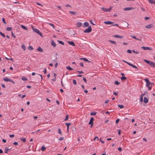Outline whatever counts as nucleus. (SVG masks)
I'll return each mask as SVG.
<instances>
[{
    "instance_id": "nucleus-1",
    "label": "nucleus",
    "mask_w": 155,
    "mask_h": 155,
    "mask_svg": "<svg viewBox=\"0 0 155 155\" xmlns=\"http://www.w3.org/2000/svg\"><path fill=\"white\" fill-rule=\"evenodd\" d=\"M144 61L152 67H155V64L154 63L145 59L144 60Z\"/></svg>"
},
{
    "instance_id": "nucleus-2",
    "label": "nucleus",
    "mask_w": 155,
    "mask_h": 155,
    "mask_svg": "<svg viewBox=\"0 0 155 155\" xmlns=\"http://www.w3.org/2000/svg\"><path fill=\"white\" fill-rule=\"evenodd\" d=\"M32 29L33 31L37 33L39 35H40V36H41V37H42V33H41V32L39 30L35 28L32 26Z\"/></svg>"
},
{
    "instance_id": "nucleus-3",
    "label": "nucleus",
    "mask_w": 155,
    "mask_h": 155,
    "mask_svg": "<svg viewBox=\"0 0 155 155\" xmlns=\"http://www.w3.org/2000/svg\"><path fill=\"white\" fill-rule=\"evenodd\" d=\"M92 29L91 27V26H89L88 27V28L84 31V32L85 33H89L91 31Z\"/></svg>"
},
{
    "instance_id": "nucleus-4",
    "label": "nucleus",
    "mask_w": 155,
    "mask_h": 155,
    "mask_svg": "<svg viewBox=\"0 0 155 155\" xmlns=\"http://www.w3.org/2000/svg\"><path fill=\"white\" fill-rule=\"evenodd\" d=\"M123 61L125 63H126L128 65L133 67V68H136V69H137V66H136L135 65H134L133 64H131L129 62H128L127 61H125V60H123Z\"/></svg>"
},
{
    "instance_id": "nucleus-5",
    "label": "nucleus",
    "mask_w": 155,
    "mask_h": 155,
    "mask_svg": "<svg viewBox=\"0 0 155 155\" xmlns=\"http://www.w3.org/2000/svg\"><path fill=\"white\" fill-rule=\"evenodd\" d=\"M94 118L93 117H91V118L90 121L89 122L88 124L90 125H91V127H92L93 125L94 124Z\"/></svg>"
},
{
    "instance_id": "nucleus-6",
    "label": "nucleus",
    "mask_w": 155,
    "mask_h": 155,
    "mask_svg": "<svg viewBox=\"0 0 155 155\" xmlns=\"http://www.w3.org/2000/svg\"><path fill=\"white\" fill-rule=\"evenodd\" d=\"M36 78H37V79L35 81L37 82H38L39 81L40 78H41V80L43 79L42 76L40 74H38V76H36Z\"/></svg>"
},
{
    "instance_id": "nucleus-7",
    "label": "nucleus",
    "mask_w": 155,
    "mask_h": 155,
    "mask_svg": "<svg viewBox=\"0 0 155 155\" xmlns=\"http://www.w3.org/2000/svg\"><path fill=\"white\" fill-rule=\"evenodd\" d=\"M101 9L103 11H104L105 12H109L111 11V8H106L103 7H102L101 8Z\"/></svg>"
},
{
    "instance_id": "nucleus-8",
    "label": "nucleus",
    "mask_w": 155,
    "mask_h": 155,
    "mask_svg": "<svg viewBox=\"0 0 155 155\" xmlns=\"http://www.w3.org/2000/svg\"><path fill=\"white\" fill-rule=\"evenodd\" d=\"M141 48L143 49L144 50H151L152 48L150 47H145L142 46L141 47Z\"/></svg>"
},
{
    "instance_id": "nucleus-9",
    "label": "nucleus",
    "mask_w": 155,
    "mask_h": 155,
    "mask_svg": "<svg viewBox=\"0 0 155 155\" xmlns=\"http://www.w3.org/2000/svg\"><path fill=\"white\" fill-rule=\"evenodd\" d=\"M104 22L105 24H107V25L112 24L114 23V22H113L111 21H104Z\"/></svg>"
},
{
    "instance_id": "nucleus-10",
    "label": "nucleus",
    "mask_w": 155,
    "mask_h": 155,
    "mask_svg": "<svg viewBox=\"0 0 155 155\" xmlns=\"http://www.w3.org/2000/svg\"><path fill=\"white\" fill-rule=\"evenodd\" d=\"M153 27V25L152 24H149L145 26V28H150Z\"/></svg>"
},
{
    "instance_id": "nucleus-11",
    "label": "nucleus",
    "mask_w": 155,
    "mask_h": 155,
    "mask_svg": "<svg viewBox=\"0 0 155 155\" xmlns=\"http://www.w3.org/2000/svg\"><path fill=\"white\" fill-rule=\"evenodd\" d=\"M68 43L70 45H72L73 46H75V44L73 41H68Z\"/></svg>"
},
{
    "instance_id": "nucleus-12",
    "label": "nucleus",
    "mask_w": 155,
    "mask_h": 155,
    "mask_svg": "<svg viewBox=\"0 0 155 155\" xmlns=\"http://www.w3.org/2000/svg\"><path fill=\"white\" fill-rule=\"evenodd\" d=\"M132 9H133V8L132 7H126L124 8V11H127V10H131Z\"/></svg>"
},
{
    "instance_id": "nucleus-13",
    "label": "nucleus",
    "mask_w": 155,
    "mask_h": 155,
    "mask_svg": "<svg viewBox=\"0 0 155 155\" xmlns=\"http://www.w3.org/2000/svg\"><path fill=\"white\" fill-rule=\"evenodd\" d=\"M37 50L39 51L42 52L43 51V49L40 47H39Z\"/></svg>"
},
{
    "instance_id": "nucleus-14",
    "label": "nucleus",
    "mask_w": 155,
    "mask_h": 155,
    "mask_svg": "<svg viewBox=\"0 0 155 155\" xmlns=\"http://www.w3.org/2000/svg\"><path fill=\"white\" fill-rule=\"evenodd\" d=\"M5 153H8V152L9 150H10L11 149H9L7 147H5Z\"/></svg>"
},
{
    "instance_id": "nucleus-15",
    "label": "nucleus",
    "mask_w": 155,
    "mask_h": 155,
    "mask_svg": "<svg viewBox=\"0 0 155 155\" xmlns=\"http://www.w3.org/2000/svg\"><path fill=\"white\" fill-rule=\"evenodd\" d=\"M65 124L67 126V131H68L69 127L71 124L70 123H65Z\"/></svg>"
},
{
    "instance_id": "nucleus-16",
    "label": "nucleus",
    "mask_w": 155,
    "mask_h": 155,
    "mask_svg": "<svg viewBox=\"0 0 155 155\" xmlns=\"http://www.w3.org/2000/svg\"><path fill=\"white\" fill-rule=\"evenodd\" d=\"M80 59L81 60H83L85 61L88 62H90V61H89L86 58H80Z\"/></svg>"
},
{
    "instance_id": "nucleus-17",
    "label": "nucleus",
    "mask_w": 155,
    "mask_h": 155,
    "mask_svg": "<svg viewBox=\"0 0 155 155\" xmlns=\"http://www.w3.org/2000/svg\"><path fill=\"white\" fill-rule=\"evenodd\" d=\"M51 45L54 47H55L56 46V44L53 41H52L51 42Z\"/></svg>"
},
{
    "instance_id": "nucleus-18",
    "label": "nucleus",
    "mask_w": 155,
    "mask_h": 155,
    "mask_svg": "<svg viewBox=\"0 0 155 155\" xmlns=\"http://www.w3.org/2000/svg\"><path fill=\"white\" fill-rule=\"evenodd\" d=\"M3 80L6 81H11V79L7 78H3Z\"/></svg>"
},
{
    "instance_id": "nucleus-19",
    "label": "nucleus",
    "mask_w": 155,
    "mask_h": 155,
    "mask_svg": "<svg viewBox=\"0 0 155 155\" xmlns=\"http://www.w3.org/2000/svg\"><path fill=\"white\" fill-rule=\"evenodd\" d=\"M148 99L146 97H144L143 100L144 102L145 103H147L148 102Z\"/></svg>"
},
{
    "instance_id": "nucleus-20",
    "label": "nucleus",
    "mask_w": 155,
    "mask_h": 155,
    "mask_svg": "<svg viewBox=\"0 0 155 155\" xmlns=\"http://www.w3.org/2000/svg\"><path fill=\"white\" fill-rule=\"evenodd\" d=\"M82 25V23L81 22H78L77 23L76 26L78 28H79Z\"/></svg>"
},
{
    "instance_id": "nucleus-21",
    "label": "nucleus",
    "mask_w": 155,
    "mask_h": 155,
    "mask_svg": "<svg viewBox=\"0 0 155 155\" xmlns=\"http://www.w3.org/2000/svg\"><path fill=\"white\" fill-rule=\"evenodd\" d=\"M149 2L152 4H155V1L154 0H148Z\"/></svg>"
},
{
    "instance_id": "nucleus-22",
    "label": "nucleus",
    "mask_w": 155,
    "mask_h": 155,
    "mask_svg": "<svg viewBox=\"0 0 155 155\" xmlns=\"http://www.w3.org/2000/svg\"><path fill=\"white\" fill-rule=\"evenodd\" d=\"M84 25L85 27H87L89 26V24L88 22H86L84 23Z\"/></svg>"
},
{
    "instance_id": "nucleus-23",
    "label": "nucleus",
    "mask_w": 155,
    "mask_h": 155,
    "mask_svg": "<svg viewBox=\"0 0 155 155\" xmlns=\"http://www.w3.org/2000/svg\"><path fill=\"white\" fill-rule=\"evenodd\" d=\"M69 12L71 14L73 15H75L76 14V12H74L69 11Z\"/></svg>"
},
{
    "instance_id": "nucleus-24",
    "label": "nucleus",
    "mask_w": 155,
    "mask_h": 155,
    "mask_svg": "<svg viewBox=\"0 0 155 155\" xmlns=\"http://www.w3.org/2000/svg\"><path fill=\"white\" fill-rule=\"evenodd\" d=\"M109 41L111 43L114 44L115 45H116V41L111 40H109Z\"/></svg>"
},
{
    "instance_id": "nucleus-25",
    "label": "nucleus",
    "mask_w": 155,
    "mask_h": 155,
    "mask_svg": "<svg viewBox=\"0 0 155 155\" xmlns=\"http://www.w3.org/2000/svg\"><path fill=\"white\" fill-rule=\"evenodd\" d=\"M121 79L122 81H125L127 79V78L125 77L124 76L121 78Z\"/></svg>"
},
{
    "instance_id": "nucleus-26",
    "label": "nucleus",
    "mask_w": 155,
    "mask_h": 155,
    "mask_svg": "<svg viewBox=\"0 0 155 155\" xmlns=\"http://www.w3.org/2000/svg\"><path fill=\"white\" fill-rule=\"evenodd\" d=\"M66 68L67 69L70 71H71L73 70L72 68H71L69 66H67Z\"/></svg>"
},
{
    "instance_id": "nucleus-27",
    "label": "nucleus",
    "mask_w": 155,
    "mask_h": 155,
    "mask_svg": "<svg viewBox=\"0 0 155 155\" xmlns=\"http://www.w3.org/2000/svg\"><path fill=\"white\" fill-rule=\"evenodd\" d=\"M21 27L22 28L26 30H28V28L25 26L22 25H21Z\"/></svg>"
},
{
    "instance_id": "nucleus-28",
    "label": "nucleus",
    "mask_w": 155,
    "mask_h": 155,
    "mask_svg": "<svg viewBox=\"0 0 155 155\" xmlns=\"http://www.w3.org/2000/svg\"><path fill=\"white\" fill-rule=\"evenodd\" d=\"M46 149V148L44 146H42L41 147V150L42 151H45Z\"/></svg>"
},
{
    "instance_id": "nucleus-29",
    "label": "nucleus",
    "mask_w": 155,
    "mask_h": 155,
    "mask_svg": "<svg viewBox=\"0 0 155 155\" xmlns=\"http://www.w3.org/2000/svg\"><path fill=\"white\" fill-rule=\"evenodd\" d=\"M21 47L23 49L24 51H25L26 49V48L25 46L24 45V44H23L21 46Z\"/></svg>"
},
{
    "instance_id": "nucleus-30",
    "label": "nucleus",
    "mask_w": 155,
    "mask_h": 155,
    "mask_svg": "<svg viewBox=\"0 0 155 155\" xmlns=\"http://www.w3.org/2000/svg\"><path fill=\"white\" fill-rule=\"evenodd\" d=\"M12 30V28L10 27H7L6 28V30L7 31H11Z\"/></svg>"
},
{
    "instance_id": "nucleus-31",
    "label": "nucleus",
    "mask_w": 155,
    "mask_h": 155,
    "mask_svg": "<svg viewBox=\"0 0 155 155\" xmlns=\"http://www.w3.org/2000/svg\"><path fill=\"white\" fill-rule=\"evenodd\" d=\"M97 114V112H91L90 114L91 115H95Z\"/></svg>"
},
{
    "instance_id": "nucleus-32",
    "label": "nucleus",
    "mask_w": 155,
    "mask_h": 155,
    "mask_svg": "<svg viewBox=\"0 0 155 155\" xmlns=\"http://www.w3.org/2000/svg\"><path fill=\"white\" fill-rule=\"evenodd\" d=\"M20 140L24 142H25L26 141V140L25 138H21Z\"/></svg>"
},
{
    "instance_id": "nucleus-33",
    "label": "nucleus",
    "mask_w": 155,
    "mask_h": 155,
    "mask_svg": "<svg viewBox=\"0 0 155 155\" xmlns=\"http://www.w3.org/2000/svg\"><path fill=\"white\" fill-rule=\"evenodd\" d=\"M118 107L121 109L124 107V106L122 105H120V104L118 105Z\"/></svg>"
},
{
    "instance_id": "nucleus-34",
    "label": "nucleus",
    "mask_w": 155,
    "mask_h": 155,
    "mask_svg": "<svg viewBox=\"0 0 155 155\" xmlns=\"http://www.w3.org/2000/svg\"><path fill=\"white\" fill-rule=\"evenodd\" d=\"M114 84H116V85H119L120 84V83H119V82L117 81H115V82H114Z\"/></svg>"
},
{
    "instance_id": "nucleus-35",
    "label": "nucleus",
    "mask_w": 155,
    "mask_h": 155,
    "mask_svg": "<svg viewBox=\"0 0 155 155\" xmlns=\"http://www.w3.org/2000/svg\"><path fill=\"white\" fill-rule=\"evenodd\" d=\"M58 133L59 134H61V135H62V133L60 129L59 128L58 129Z\"/></svg>"
},
{
    "instance_id": "nucleus-36",
    "label": "nucleus",
    "mask_w": 155,
    "mask_h": 155,
    "mask_svg": "<svg viewBox=\"0 0 155 155\" xmlns=\"http://www.w3.org/2000/svg\"><path fill=\"white\" fill-rule=\"evenodd\" d=\"M0 34L3 37H5V35L2 32H0Z\"/></svg>"
},
{
    "instance_id": "nucleus-37",
    "label": "nucleus",
    "mask_w": 155,
    "mask_h": 155,
    "mask_svg": "<svg viewBox=\"0 0 155 155\" xmlns=\"http://www.w3.org/2000/svg\"><path fill=\"white\" fill-rule=\"evenodd\" d=\"M48 24H49V25L52 26L54 28V25L53 24L51 23H48Z\"/></svg>"
},
{
    "instance_id": "nucleus-38",
    "label": "nucleus",
    "mask_w": 155,
    "mask_h": 155,
    "mask_svg": "<svg viewBox=\"0 0 155 155\" xmlns=\"http://www.w3.org/2000/svg\"><path fill=\"white\" fill-rule=\"evenodd\" d=\"M150 84V82L149 81L148 83H147L146 84V86L147 87H148Z\"/></svg>"
},
{
    "instance_id": "nucleus-39",
    "label": "nucleus",
    "mask_w": 155,
    "mask_h": 155,
    "mask_svg": "<svg viewBox=\"0 0 155 155\" xmlns=\"http://www.w3.org/2000/svg\"><path fill=\"white\" fill-rule=\"evenodd\" d=\"M58 41V42L59 43H60L61 45H64V43L63 42H62V41Z\"/></svg>"
},
{
    "instance_id": "nucleus-40",
    "label": "nucleus",
    "mask_w": 155,
    "mask_h": 155,
    "mask_svg": "<svg viewBox=\"0 0 155 155\" xmlns=\"http://www.w3.org/2000/svg\"><path fill=\"white\" fill-rule=\"evenodd\" d=\"M28 48L29 50H31L33 49V48L31 46H29L28 47Z\"/></svg>"
},
{
    "instance_id": "nucleus-41",
    "label": "nucleus",
    "mask_w": 155,
    "mask_h": 155,
    "mask_svg": "<svg viewBox=\"0 0 155 155\" xmlns=\"http://www.w3.org/2000/svg\"><path fill=\"white\" fill-rule=\"evenodd\" d=\"M11 35H12V37H14V38H16V36L14 34H13V32L12 31V32H11Z\"/></svg>"
},
{
    "instance_id": "nucleus-42",
    "label": "nucleus",
    "mask_w": 155,
    "mask_h": 155,
    "mask_svg": "<svg viewBox=\"0 0 155 155\" xmlns=\"http://www.w3.org/2000/svg\"><path fill=\"white\" fill-rule=\"evenodd\" d=\"M22 79L24 81H25L28 80L25 77H22Z\"/></svg>"
},
{
    "instance_id": "nucleus-43",
    "label": "nucleus",
    "mask_w": 155,
    "mask_h": 155,
    "mask_svg": "<svg viewBox=\"0 0 155 155\" xmlns=\"http://www.w3.org/2000/svg\"><path fill=\"white\" fill-rule=\"evenodd\" d=\"M144 80L145 81V82H146L147 83H148V82H149L150 81L148 79L146 78V79H144Z\"/></svg>"
},
{
    "instance_id": "nucleus-44",
    "label": "nucleus",
    "mask_w": 155,
    "mask_h": 155,
    "mask_svg": "<svg viewBox=\"0 0 155 155\" xmlns=\"http://www.w3.org/2000/svg\"><path fill=\"white\" fill-rule=\"evenodd\" d=\"M73 82L74 84L76 85V82L75 80H73Z\"/></svg>"
},
{
    "instance_id": "nucleus-45",
    "label": "nucleus",
    "mask_w": 155,
    "mask_h": 155,
    "mask_svg": "<svg viewBox=\"0 0 155 155\" xmlns=\"http://www.w3.org/2000/svg\"><path fill=\"white\" fill-rule=\"evenodd\" d=\"M77 72L79 74H84V72L82 71H77Z\"/></svg>"
},
{
    "instance_id": "nucleus-46",
    "label": "nucleus",
    "mask_w": 155,
    "mask_h": 155,
    "mask_svg": "<svg viewBox=\"0 0 155 155\" xmlns=\"http://www.w3.org/2000/svg\"><path fill=\"white\" fill-rule=\"evenodd\" d=\"M127 52L128 53L131 54L132 53V51L128 49L127 50Z\"/></svg>"
},
{
    "instance_id": "nucleus-47",
    "label": "nucleus",
    "mask_w": 155,
    "mask_h": 155,
    "mask_svg": "<svg viewBox=\"0 0 155 155\" xmlns=\"http://www.w3.org/2000/svg\"><path fill=\"white\" fill-rule=\"evenodd\" d=\"M2 21L5 24H6V22L5 21V19L4 18H2Z\"/></svg>"
},
{
    "instance_id": "nucleus-48",
    "label": "nucleus",
    "mask_w": 155,
    "mask_h": 155,
    "mask_svg": "<svg viewBox=\"0 0 155 155\" xmlns=\"http://www.w3.org/2000/svg\"><path fill=\"white\" fill-rule=\"evenodd\" d=\"M119 35H115L113 36V37L116 38H119Z\"/></svg>"
},
{
    "instance_id": "nucleus-49",
    "label": "nucleus",
    "mask_w": 155,
    "mask_h": 155,
    "mask_svg": "<svg viewBox=\"0 0 155 155\" xmlns=\"http://www.w3.org/2000/svg\"><path fill=\"white\" fill-rule=\"evenodd\" d=\"M120 121V119H117L116 120V124H117Z\"/></svg>"
},
{
    "instance_id": "nucleus-50",
    "label": "nucleus",
    "mask_w": 155,
    "mask_h": 155,
    "mask_svg": "<svg viewBox=\"0 0 155 155\" xmlns=\"http://www.w3.org/2000/svg\"><path fill=\"white\" fill-rule=\"evenodd\" d=\"M68 115H67L66 116V117H65V119H64V120H67L68 119Z\"/></svg>"
},
{
    "instance_id": "nucleus-51",
    "label": "nucleus",
    "mask_w": 155,
    "mask_h": 155,
    "mask_svg": "<svg viewBox=\"0 0 155 155\" xmlns=\"http://www.w3.org/2000/svg\"><path fill=\"white\" fill-rule=\"evenodd\" d=\"M140 101H141V102H142L143 101V97H140Z\"/></svg>"
},
{
    "instance_id": "nucleus-52",
    "label": "nucleus",
    "mask_w": 155,
    "mask_h": 155,
    "mask_svg": "<svg viewBox=\"0 0 155 155\" xmlns=\"http://www.w3.org/2000/svg\"><path fill=\"white\" fill-rule=\"evenodd\" d=\"M13 144L15 145H18V143L17 142H14L13 143Z\"/></svg>"
},
{
    "instance_id": "nucleus-53",
    "label": "nucleus",
    "mask_w": 155,
    "mask_h": 155,
    "mask_svg": "<svg viewBox=\"0 0 155 155\" xmlns=\"http://www.w3.org/2000/svg\"><path fill=\"white\" fill-rule=\"evenodd\" d=\"M118 93V92H114V95H115V96L117 95Z\"/></svg>"
},
{
    "instance_id": "nucleus-54",
    "label": "nucleus",
    "mask_w": 155,
    "mask_h": 155,
    "mask_svg": "<svg viewBox=\"0 0 155 155\" xmlns=\"http://www.w3.org/2000/svg\"><path fill=\"white\" fill-rule=\"evenodd\" d=\"M132 51L134 53H136V54H138L139 53V52L137 51H135L134 50H133Z\"/></svg>"
},
{
    "instance_id": "nucleus-55",
    "label": "nucleus",
    "mask_w": 155,
    "mask_h": 155,
    "mask_svg": "<svg viewBox=\"0 0 155 155\" xmlns=\"http://www.w3.org/2000/svg\"><path fill=\"white\" fill-rule=\"evenodd\" d=\"M80 65L81 67H84L83 64V63L82 62H81L80 63Z\"/></svg>"
},
{
    "instance_id": "nucleus-56",
    "label": "nucleus",
    "mask_w": 155,
    "mask_h": 155,
    "mask_svg": "<svg viewBox=\"0 0 155 155\" xmlns=\"http://www.w3.org/2000/svg\"><path fill=\"white\" fill-rule=\"evenodd\" d=\"M9 137L11 138L13 137H14V134L10 135Z\"/></svg>"
},
{
    "instance_id": "nucleus-57",
    "label": "nucleus",
    "mask_w": 155,
    "mask_h": 155,
    "mask_svg": "<svg viewBox=\"0 0 155 155\" xmlns=\"http://www.w3.org/2000/svg\"><path fill=\"white\" fill-rule=\"evenodd\" d=\"M64 138L63 137H61L59 139V140H62L64 139Z\"/></svg>"
},
{
    "instance_id": "nucleus-58",
    "label": "nucleus",
    "mask_w": 155,
    "mask_h": 155,
    "mask_svg": "<svg viewBox=\"0 0 155 155\" xmlns=\"http://www.w3.org/2000/svg\"><path fill=\"white\" fill-rule=\"evenodd\" d=\"M118 150H119L120 152H121L122 151V149L120 147H118Z\"/></svg>"
},
{
    "instance_id": "nucleus-59",
    "label": "nucleus",
    "mask_w": 155,
    "mask_h": 155,
    "mask_svg": "<svg viewBox=\"0 0 155 155\" xmlns=\"http://www.w3.org/2000/svg\"><path fill=\"white\" fill-rule=\"evenodd\" d=\"M130 36L132 37L133 38H134L135 39H137V38L135 36H131V35H130Z\"/></svg>"
},
{
    "instance_id": "nucleus-60",
    "label": "nucleus",
    "mask_w": 155,
    "mask_h": 155,
    "mask_svg": "<svg viewBox=\"0 0 155 155\" xmlns=\"http://www.w3.org/2000/svg\"><path fill=\"white\" fill-rule=\"evenodd\" d=\"M1 85H2V87L4 88L5 87V86L4 84H2Z\"/></svg>"
},
{
    "instance_id": "nucleus-61",
    "label": "nucleus",
    "mask_w": 155,
    "mask_h": 155,
    "mask_svg": "<svg viewBox=\"0 0 155 155\" xmlns=\"http://www.w3.org/2000/svg\"><path fill=\"white\" fill-rule=\"evenodd\" d=\"M83 80L84 81V82H85L86 83H87L86 79L84 77L83 78Z\"/></svg>"
},
{
    "instance_id": "nucleus-62",
    "label": "nucleus",
    "mask_w": 155,
    "mask_h": 155,
    "mask_svg": "<svg viewBox=\"0 0 155 155\" xmlns=\"http://www.w3.org/2000/svg\"><path fill=\"white\" fill-rule=\"evenodd\" d=\"M118 134L119 135L121 134V130H118Z\"/></svg>"
},
{
    "instance_id": "nucleus-63",
    "label": "nucleus",
    "mask_w": 155,
    "mask_h": 155,
    "mask_svg": "<svg viewBox=\"0 0 155 155\" xmlns=\"http://www.w3.org/2000/svg\"><path fill=\"white\" fill-rule=\"evenodd\" d=\"M149 18L147 17H145L144 19L145 20H147Z\"/></svg>"
},
{
    "instance_id": "nucleus-64",
    "label": "nucleus",
    "mask_w": 155,
    "mask_h": 155,
    "mask_svg": "<svg viewBox=\"0 0 155 155\" xmlns=\"http://www.w3.org/2000/svg\"><path fill=\"white\" fill-rule=\"evenodd\" d=\"M109 101V100H106L105 101V104H107V103Z\"/></svg>"
}]
</instances>
